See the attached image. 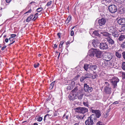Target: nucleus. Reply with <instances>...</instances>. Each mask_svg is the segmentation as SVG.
I'll list each match as a JSON object with an SVG mask.
<instances>
[{"label": "nucleus", "instance_id": "obj_43", "mask_svg": "<svg viewBox=\"0 0 125 125\" xmlns=\"http://www.w3.org/2000/svg\"><path fill=\"white\" fill-rule=\"evenodd\" d=\"M88 109V108H81V107H78V108H76L75 109H77H77Z\"/></svg>", "mask_w": 125, "mask_h": 125}, {"label": "nucleus", "instance_id": "obj_16", "mask_svg": "<svg viewBox=\"0 0 125 125\" xmlns=\"http://www.w3.org/2000/svg\"><path fill=\"white\" fill-rule=\"evenodd\" d=\"M77 97L75 95H74L71 92L70 94L68 96V97L70 100H74Z\"/></svg>", "mask_w": 125, "mask_h": 125}, {"label": "nucleus", "instance_id": "obj_58", "mask_svg": "<svg viewBox=\"0 0 125 125\" xmlns=\"http://www.w3.org/2000/svg\"><path fill=\"white\" fill-rule=\"evenodd\" d=\"M11 0H5L6 2L7 3H10Z\"/></svg>", "mask_w": 125, "mask_h": 125}, {"label": "nucleus", "instance_id": "obj_12", "mask_svg": "<svg viewBox=\"0 0 125 125\" xmlns=\"http://www.w3.org/2000/svg\"><path fill=\"white\" fill-rule=\"evenodd\" d=\"M106 22V20L105 18H102L98 20V22L100 26H104Z\"/></svg>", "mask_w": 125, "mask_h": 125}, {"label": "nucleus", "instance_id": "obj_59", "mask_svg": "<svg viewBox=\"0 0 125 125\" xmlns=\"http://www.w3.org/2000/svg\"><path fill=\"white\" fill-rule=\"evenodd\" d=\"M9 41V40L8 38H6L5 40V42H7Z\"/></svg>", "mask_w": 125, "mask_h": 125}, {"label": "nucleus", "instance_id": "obj_24", "mask_svg": "<svg viewBox=\"0 0 125 125\" xmlns=\"http://www.w3.org/2000/svg\"><path fill=\"white\" fill-rule=\"evenodd\" d=\"M97 68V66L96 65H90V69L92 71L96 70Z\"/></svg>", "mask_w": 125, "mask_h": 125}, {"label": "nucleus", "instance_id": "obj_61", "mask_svg": "<svg viewBox=\"0 0 125 125\" xmlns=\"http://www.w3.org/2000/svg\"><path fill=\"white\" fill-rule=\"evenodd\" d=\"M62 45H61V44H60L59 46V48H61V47L62 46Z\"/></svg>", "mask_w": 125, "mask_h": 125}, {"label": "nucleus", "instance_id": "obj_64", "mask_svg": "<svg viewBox=\"0 0 125 125\" xmlns=\"http://www.w3.org/2000/svg\"><path fill=\"white\" fill-rule=\"evenodd\" d=\"M63 43H64L63 42L61 41L60 42V44H61V45H62Z\"/></svg>", "mask_w": 125, "mask_h": 125}, {"label": "nucleus", "instance_id": "obj_34", "mask_svg": "<svg viewBox=\"0 0 125 125\" xmlns=\"http://www.w3.org/2000/svg\"><path fill=\"white\" fill-rule=\"evenodd\" d=\"M9 40L10 41V42H11L9 44V45L12 44L15 42V41L14 40V38H9Z\"/></svg>", "mask_w": 125, "mask_h": 125}, {"label": "nucleus", "instance_id": "obj_11", "mask_svg": "<svg viewBox=\"0 0 125 125\" xmlns=\"http://www.w3.org/2000/svg\"><path fill=\"white\" fill-rule=\"evenodd\" d=\"M90 78V74L87 73L81 77L80 81L81 82H82L86 80L87 79Z\"/></svg>", "mask_w": 125, "mask_h": 125}, {"label": "nucleus", "instance_id": "obj_39", "mask_svg": "<svg viewBox=\"0 0 125 125\" xmlns=\"http://www.w3.org/2000/svg\"><path fill=\"white\" fill-rule=\"evenodd\" d=\"M122 67L123 69L125 70V62H124L122 63Z\"/></svg>", "mask_w": 125, "mask_h": 125}, {"label": "nucleus", "instance_id": "obj_10", "mask_svg": "<svg viewBox=\"0 0 125 125\" xmlns=\"http://www.w3.org/2000/svg\"><path fill=\"white\" fill-rule=\"evenodd\" d=\"M84 89L85 92H91L93 89L92 87H89L87 83H85L84 84Z\"/></svg>", "mask_w": 125, "mask_h": 125}, {"label": "nucleus", "instance_id": "obj_5", "mask_svg": "<svg viewBox=\"0 0 125 125\" xmlns=\"http://www.w3.org/2000/svg\"><path fill=\"white\" fill-rule=\"evenodd\" d=\"M94 52L95 54V56L97 58H101L103 57L102 52L99 49H95Z\"/></svg>", "mask_w": 125, "mask_h": 125}, {"label": "nucleus", "instance_id": "obj_37", "mask_svg": "<svg viewBox=\"0 0 125 125\" xmlns=\"http://www.w3.org/2000/svg\"><path fill=\"white\" fill-rule=\"evenodd\" d=\"M43 10V8L42 7L36 9V11L40 13V12L42 11Z\"/></svg>", "mask_w": 125, "mask_h": 125}, {"label": "nucleus", "instance_id": "obj_29", "mask_svg": "<svg viewBox=\"0 0 125 125\" xmlns=\"http://www.w3.org/2000/svg\"><path fill=\"white\" fill-rule=\"evenodd\" d=\"M75 84V82L73 81H71L69 84L70 86H71L73 88Z\"/></svg>", "mask_w": 125, "mask_h": 125}, {"label": "nucleus", "instance_id": "obj_60", "mask_svg": "<svg viewBox=\"0 0 125 125\" xmlns=\"http://www.w3.org/2000/svg\"><path fill=\"white\" fill-rule=\"evenodd\" d=\"M41 13H39V12H38V13H36L35 14L36 15L38 16V14L40 15L41 14Z\"/></svg>", "mask_w": 125, "mask_h": 125}, {"label": "nucleus", "instance_id": "obj_21", "mask_svg": "<svg viewBox=\"0 0 125 125\" xmlns=\"http://www.w3.org/2000/svg\"><path fill=\"white\" fill-rule=\"evenodd\" d=\"M112 33V35L115 38L118 37L119 35L118 32L116 30Z\"/></svg>", "mask_w": 125, "mask_h": 125}, {"label": "nucleus", "instance_id": "obj_38", "mask_svg": "<svg viewBox=\"0 0 125 125\" xmlns=\"http://www.w3.org/2000/svg\"><path fill=\"white\" fill-rule=\"evenodd\" d=\"M83 104L84 106H85L86 107H88V103L87 102H83Z\"/></svg>", "mask_w": 125, "mask_h": 125}, {"label": "nucleus", "instance_id": "obj_31", "mask_svg": "<svg viewBox=\"0 0 125 125\" xmlns=\"http://www.w3.org/2000/svg\"><path fill=\"white\" fill-rule=\"evenodd\" d=\"M110 111V110H107L106 111L104 114V117L105 118H106L108 115V113Z\"/></svg>", "mask_w": 125, "mask_h": 125}, {"label": "nucleus", "instance_id": "obj_57", "mask_svg": "<svg viewBox=\"0 0 125 125\" xmlns=\"http://www.w3.org/2000/svg\"><path fill=\"white\" fill-rule=\"evenodd\" d=\"M119 103V101H116L115 102H114L113 103V104H118Z\"/></svg>", "mask_w": 125, "mask_h": 125}, {"label": "nucleus", "instance_id": "obj_35", "mask_svg": "<svg viewBox=\"0 0 125 125\" xmlns=\"http://www.w3.org/2000/svg\"><path fill=\"white\" fill-rule=\"evenodd\" d=\"M52 115V114H47L45 115L44 116V120H45V119H46V118H47V119H48L50 117V116H51Z\"/></svg>", "mask_w": 125, "mask_h": 125}, {"label": "nucleus", "instance_id": "obj_30", "mask_svg": "<svg viewBox=\"0 0 125 125\" xmlns=\"http://www.w3.org/2000/svg\"><path fill=\"white\" fill-rule=\"evenodd\" d=\"M33 16V15H31L26 19V21L27 22H29L30 21Z\"/></svg>", "mask_w": 125, "mask_h": 125}, {"label": "nucleus", "instance_id": "obj_7", "mask_svg": "<svg viewBox=\"0 0 125 125\" xmlns=\"http://www.w3.org/2000/svg\"><path fill=\"white\" fill-rule=\"evenodd\" d=\"M108 9L110 12L112 13H115L117 10L116 6L114 5H112L110 6Z\"/></svg>", "mask_w": 125, "mask_h": 125}, {"label": "nucleus", "instance_id": "obj_9", "mask_svg": "<svg viewBox=\"0 0 125 125\" xmlns=\"http://www.w3.org/2000/svg\"><path fill=\"white\" fill-rule=\"evenodd\" d=\"M112 56L110 53H105L104 56V60L106 61L109 62L112 58Z\"/></svg>", "mask_w": 125, "mask_h": 125}, {"label": "nucleus", "instance_id": "obj_42", "mask_svg": "<svg viewBox=\"0 0 125 125\" xmlns=\"http://www.w3.org/2000/svg\"><path fill=\"white\" fill-rule=\"evenodd\" d=\"M38 16L36 15L35 14L34 15V16L33 19H32V21H34L38 17Z\"/></svg>", "mask_w": 125, "mask_h": 125}, {"label": "nucleus", "instance_id": "obj_54", "mask_svg": "<svg viewBox=\"0 0 125 125\" xmlns=\"http://www.w3.org/2000/svg\"><path fill=\"white\" fill-rule=\"evenodd\" d=\"M6 45H4V46L2 47L1 48V50L3 51L5 49V48L6 47Z\"/></svg>", "mask_w": 125, "mask_h": 125}, {"label": "nucleus", "instance_id": "obj_26", "mask_svg": "<svg viewBox=\"0 0 125 125\" xmlns=\"http://www.w3.org/2000/svg\"><path fill=\"white\" fill-rule=\"evenodd\" d=\"M125 38V36L124 35H121L119 36L118 39L120 41H123L124 39Z\"/></svg>", "mask_w": 125, "mask_h": 125}, {"label": "nucleus", "instance_id": "obj_63", "mask_svg": "<svg viewBox=\"0 0 125 125\" xmlns=\"http://www.w3.org/2000/svg\"><path fill=\"white\" fill-rule=\"evenodd\" d=\"M57 47V45L56 44H55L54 45V47L56 48Z\"/></svg>", "mask_w": 125, "mask_h": 125}, {"label": "nucleus", "instance_id": "obj_27", "mask_svg": "<svg viewBox=\"0 0 125 125\" xmlns=\"http://www.w3.org/2000/svg\"><path fill=\"white\" fill-rule=\"evenodd\" d=\"M109 30L110 33H112L116 30H115L114 28L113 27H111L109 28Z\"/></svg>", "mask_w": 125, "mask_h": 125}, {"label": "nucleus", "instance_id": "obj_6", "mask_svg": "<svg viewBox=\"0 0 125 125\" xmlns=\"http://www.w3.org/2000/svg\"><path fill=\"white\" fill-rule=\"evenodd\" d=\"M108 43L103 42L100 43L99 48L101 50H106L108 49Z\"/></svg>", "mask_w": 125, "mask_h": 125}, {"label": "nucleus", "instance_id": "obj_55", "mask_svg": "<svg viewBox=\"0 0 125 125\" xmlns=\"http://www.w3.org/2000/svg\"><path fill=\"white\" fill-rule=\"evenodd\" d=\"M97 76L96 74H95V75L92 76V78L93 79H95L96 78V77Z\"/></svg>", "mask_w": 125, "mask_h": 125}, {"label": "nucleus", "instance_id": "obj_1", "mask_svg": "<svg viewBox=\"0 0 125 125\" xmlns=\"http://www.w3.org/2000/svg\"><path fill=\"white\" fill-rule=\"evenodd\" d=\"M83 89L80 90L77 87H75L71 92V93L73 94L74 95L76 96L78 99L81 100L83 95Z\"/></svg>", "mask_w": 125, "mask_h": 125}, {"label": "nucleus", "instance_id": "obj_28", "mask_svg": "<svg viewBox=\"0 0 125 125\" xmlns=\"http://www.w3.org/2000/svg\"><path fill=\"white\" fill-rule=\"evenodd\" d=\"M112 0H101V2L102 4H105L107 2H110Z\"/></svg>", "mask_w": 125, "mask_h": 125}, {"label": "nucleus", "instance_id": "obj_50", "mask_svg": "<svg viewBox=\"0 0 125 125\" xmlns=\"http://www.w3.org/2000/svg\"><path fill=\"white\" fill-rule=\"evenodd\" d=\"M42 118L41 117H40L38 118L37 121H38L40 122L42 121Z\"/></svg>", "mask_w": 125, "mask_h": 125}, {"label": "nucleus", "instance_id": "obj_33", "mask_svg": "<svg viewBox=\"0 0 125 125\" xmlns=\"http://www.w3.org/2000/svg\"><path fill=\"white\" fill-rule=\"evenodd\" d=\"M55 82V81H54V82H52L51 83V84L50 85V86L49 87V89H52L53 88Z\"/></svg>", "mask_w": 125, "mask_h": 125}, {"label": "nucleus", "instance_id": "obj_32", "mask_svg": "<svg viewBox=\"0 0 125 125\" xmlns=\"http://www.w3.org/2000/svg\"><path fill=\"white\" fill-rule=\"evenodd\" d=\"M71 19L72 17L71 16H69L67 18V20L66 21V22L67 23V24L68 23Z\"/></svg>", "mask_w": 125, "mask_h": 125}, {"label": "nucleus", "instance_id": "obj_14", "mask_svg": "<svg viewBox=\"0 0 125 125\" xmlns=\"http://www.w3.org/2000/svg\"><path fill=\"white\" fill-rule=\"evenodd\" d=\"M112 65V63L111 62H108V61H104L103 63L102 66L105 67L106 66H110Z\"/></svg>", "mask_w": 125, "mask_h": 125}, {"label": "nucleus", "instance_id": "obj_17", "mask_svg": "<svg viewBox=\"0 0 125 125\" xmlns=\"http://www.w3.org/2000/svg\"><path fill=\"white\" fill-rule=\"evenodd\" d=\"M98 40L96 39H93V40L92 42V44L93 47L94 48H96L98 44Z\"/></svg>", "mask_w": 125, "mask_h": 125}, {"label": "nucleus", "instance_id": "obj_25", "mask_svg": "<svg viewBox=\"0 0 125 125\" xmlns=\"http://www.w3.org/2000/svg\"><path fill=\"white\" fill-rule=\"evenodd\" d=\"M90 67V65L89 64L86 63L85 64L83 67V68L85 70L87 71L88 69Z\"/></svg>", "mask_w": 125, "mask_h": 125}, {"label": "nucleus", "instance_id": "obj_8", "mask_svg": "<svg viewBox=\"0 0 125 125\" xmlns=\"http://www.w3.org/2000/svg\"><path fill=\"white\" fill-rule=\"evenodd\" d=\"M92 110V112L95 114H93L92 115H95L96 120L97 121V118H99L100 116H101V112L99 111V110Z\"/></svg>", "mask_w": 125, "mask_h": 125}, {"label": "nucleus", "instance_id": "obj_41", "mask_svg": "<svg viewBox=\"0 0 125 125\" xmlns=\"http://www.w3.org/2000/svg\"><path fill=\"white\" fill-rule=\"evenodd\" d=\"M39 64L38 63H35L34 64V66L35 68H36L39 67Z\"/></svg>", "mask_w": 125, "mask_h": 125}, {"label": "nucleus", "instance_id": "obj_49", "mask_svg": "<svg viewBox=\"0 0 125 125\" xmlns=\"http://www.w3.org/2000/svg\"><path fill=\"white\" fill-rule=\"evenodd\" d=\"M32 11V10L31 9H30L29 10H28V11L26 12L24 14H26L27 13H31V12Z\"/></svg>", "mask_w": 125, "mask_h": 125}, {"label": "nucleus", "instance_id": "obj_13", "mask_svg": "<svg viewBox=\"0 0 125 125\" xmlns=\"http://www.w3.org/2000/svg\"><path fill=\"white\" fill-rule=\"evenodd\" d=\"M99 33L101 34H102L103 36L107 37L108 38L109 37L111 34L107 32L101 30H99Z\"/></svg>", "mask_w": 125, "mask_h": 125}, {"label": "nucleus", "instance_id": "obj_40", "mask_svg": "<svg viewBox=\"0 0 125 125\" xmlns=\"http://www.w3.org/2000/svg\"><path fill=\"white\" fill-rule=\"evenodd\" d=\"M121 46L122 48L124 49L125 48V41L123 42L121 44Z\"/></svg>", "mask_w": 125, "mask_h": 125}, {"label": "nucleus", "instance_id": "obj_2", "mask_svg": "<svg viewBox=\"0 0 125 125\" xmlns=\"http://www.w3.org/2000/svg\"><path fill=\"white\" fill-rule=\"evenodd\" d=\"M97 121L95 115H92L85 121L86 125H93L94 122Z\"/></svg>", "mask_w": 125, "mask_h": 125}, {"label": "nucleus", "instance_id": "obj_3", "mask_svg": "<svg viewBox=\"0 0 125 125\" xmlns=\"http://www.w3.org/2000/svg\"><path fill=\"white\" fill-rule=\"evenodd\" d=\"M119 80L117 77H114L112 79L108 80L109 82H110L112 85L113 86V88H115L117 87V83L119 82Z\"/></svg>", "mask_w": 125, "mask_h": 125}, {"label": "nucleus", "instance_id": "obj_47", "mask_svg": "<svg viewBox=\"0 0 125 125\" xmlns=\"http://www.w3.org/2000/svg\"><path fill=\"white\" fill-rule=\"evenodd\" d=\"M16 35L15 34H11V37L10 38H14V37H15L16 36Z\"/></svg>", "mask_w": 125, "mask_h": 125}, {"label": "nucleus", "instance_id": "obj_51", "mask_svg": "<svg viewBox=\"0 0 125 125\" xmlns=\"http://www.w3.org/2000/svg\"><path fill=\"white\" fill-rule=\"evenodd\" d=\"M74 34V32L72 30L71 31V33H70V35H71L72 36H73V35Z\"/></svg>", "mask_w": 125, "mask_h": 125}, {"label": "nucleus", "instance_id": "obj_45", "mask_svg": "<svg viewBox=\"0 0 125 125\" xmlns=\"http://www.w3.org/2000/svg\"><path fill=\"white\" fill-rule=\"evenodd\" d=\"M52 1H50L48 2V3H47L46 5V6L48 7L49 6L52 4Z\"/></svg>", "mask_w": 125, "mask_h": 125}, {"label": "nucleus", "instance_id": "obj_48", "mask_svg": "<svg viewBox=\"0 0 125 125\" xmlns=\"http://www.w3.org/2000/svg\"><path fill=\"white\" fill-rule=\"evenodd\" d=\"M121 30L123 31H125V25L122 27Z\"/></svg>", "mask_w": 125, "mask_h": 125}, {"label": "nucleus", "instance_id": "obj_15", "mask_svg": "<svg viewBox=\"0 0 125 125\" xmlns=\"http://www.w3.org/2000/svg\"><path fill=\"white\" fill-rule=\"evenodd\" d=\"M117 22L119 24L123 25L125 24V19L121 18L117 21Z\"/></svg>", "mask_w": 125, "mask_h": 125}, {"label": "nucleus", "instance_id": "obj_20", "mask_svg": "<svg viewBox=\"0 0 125 125\" xmlns=\"http://www.w3.org/2000/svg\"><path fill=\"white\" fill-rule=\"evenodd\" d=\"M95 49H94L92 51H90L88 53V55L92 57H93L94 56H95V53L94 52Z\"/></svg>", "mask_w": 125, "mask_h": 125}, {"label": "nucleus", "instance_id": "obj_46", "mask_svg": "<svg viewBox=\"0 0 125 125\" xmlns=\"http://www.w3.org/2000/svg\"><path fill=\"white\" fill-rule=\"evenodd\" d=\"M102 123L100 121H98L96 124L97 125H103Z\"/></svg>", "mask_w": 125, "mask_h": 125}, {"label": "nucleus", "instance_id": "obj_44", "mask_svg": "<svg viewBox=\"0 0 125 125\" xmlns=\"http://www.w3.org/2000/svg\"><path fill=\"white\" fill-rule=\"evenodd\" d=\"M122 74V77L123 79H125V72H123Z\"/></svg>", "mask_w": 125, "mask_h": 125}, {"label": "nucleus", "instance_id": "obj_53", "mask_svg": "<svg viewBox=\"0 0 125 125\" xmlns=\"http://www.w3.org/2000/svg\"><path fill=\"white\" fill-rule=\"evenodd\" d=\"M105 84L106 85L105 86H109V84L107 82H105Z\"/></svg>", "mask_w": 125, "mask_h": 125}, {"label": "nucleus", "instance_id": "obj_62", "mask_svg": "<svg viewBox=\"0 0 125 125\" xmlns=\"http://www.w3.org/2000/svg\"><path fill=\"white\" fill-rule=\"evenodd\" d=\"M120 0V2H121L123 3L124 2V0Z\"/></svg>", "mask_w": 125, "mask_h": 125}, {"label": "nucleus", "instance_id": "obj_19", "mask_svg": "<svg viewBox=\"0 0 125 125\" xmlns=\"http://www.w3.org/2000/svg\"><path fill=\"white\" fill-rule=\"evenodd\" d=\"M107 41L109 43L110 45H113L115 43L114 41L111 38V36L107 39Z\"/></svg>", "mask_w": 125, "mask_h": 125}, {"label": "nucleus", "instance_id": "obj_36", "mask_svg": "<svg viewBox=\"0 0 125 125\" xmlns=\"http://www.w3.org/2000/svg\"><path fill=\"white\" fill-rule=\"evenodd\" d=\"M73 88L71 86H70V85H69L67 86L66 87V90H72Z\"/></svg>", "mask_w": 125, "mask_h": 125}, {"label": "nucleus", "instance_id": "obj_23", "mask_svg": "<svg viewBox=\"0 0 125 125\" xmlns=\"http://www.w3.org/2000/svg\"><path fill=\"white\" fill-rule=\"evenodd\" d=\"M99 31H93L92 34V35L93 36H96L100 37V35L99 34Z\"/></svg>", "mask_w": 125, "mask_h": 125}, {"label": "nucleus", "instance_id": "obj_18", "mask_svg": "<svg viewBox=\"0 0 125 125\" xmlns=\"http://www.w3.org/2000/svg\"><path fill=\"white\" fill-rule=\"evenodd\" d=\"M104 89L105 92L107 94H110L111 93V88L109 86H105Z\"/></svg>", "mask_w": 125, "mask_h": 125}, {"label": "nucleus", "instance_id": "obj_22", "mask_svg": "<svg viewBox=\"0 0 125 125\" xmlns=\"http://www.w3.org/2000/svg\"><path fill=\"white\" fill-rule=\"evenodd\" d=\"M115 55L118 58H120L121 57V54L120 52V51L118 50L115 52Z\"/></svg>", "mask_w": 125, "mask_h": 125}, {"label": "nucleus", "instance_id": "obj_4", "mask_svg": "<svg viewBox=\"0 0 125 125\" xmlns=\"http://www.w3.org/2000/svg\"><path fill=\"white\" fill-rule=\"evenodd\" d=\"M88 110H76L75 111V112L77 113H79L80 114H83V116H81L80 115H78L76 116V118L77 119L81 120L83 119L84 117L85 116V115H84V114L87 112Z\"/></svg>", "mask_w": 125, "mask_h": 125}, {"label": "nucleus", "instance_id": "obj_52", "mask_svg": "<svg viewBox=\"0 0 125 125\" xmlns=\"http://www.w3.org/2000/svg\"><path fill=\"white\" fill-rule=\"evenodd\" d=\"M122 56L123 57V58L125 59V52H123L122 53Z\"/></svg>", "mask_w": 125, "mask_h": 125}, {"label": "nucleus", "instance_id": "obj_56", "mask_svg": "<svg viewBox=\"0 0 125 125\" xmlns=\"http://www.w3.org/2000/svg\"><path fill=\"white\" fill-rule=\"evenodd\" d=\"M57 36L59 37V38H60L61 37V33H58L57 34Z\"/></svg>", "mask_w": 125, "mask_h": 125}]
</instances>
